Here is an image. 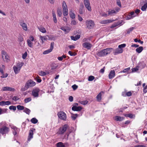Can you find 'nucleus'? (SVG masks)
<instances>
[{
    "label": "nucleus",
    "instance_id": "nucleus-20",
    "mask_svg": "<svg viewBox=\"0 0 147 147\" xmlns=\"http://www.w3.org/2000/svg\"><path fill=\"white\" fill-rule=\"evenodd\" d=\"M80 37V35H76L75 36H71V39L74 41H76Z\"/></svg>",
    "mask_w": 147,
    "mask_h": 147
},
{
    "label": "nucleus",
    "instance_id": "nucleus-45",
    "mask_svg": "<svg viewBox=\"0 0 147 147\" xmlns=\"http://www.w3.org/2000/svg\"><path fill=\"white\" fill-rule=\"evenodd\" d=\"M9 109L10 110H13V111H15L16 110V107L15 106H13L12 105L11 106H10L9 107Z\"/></svg>",
    "mask_w": 147,
    "mask_h": 147
},
{
    "label": "nucleus",
    "instance_id": "nucleus-58",
    "mask_svg": "<svg viewBox=\"0 0 147 147\" xmlns=\"http://www.w3.org/2000/svg\"><path fill=\"white\" fill-rule=\"evenodd\" d=\"M126 46V44H123L119 45L118 46V47L120 49H122V48H124Z\"/></svg>",
    "mask_w": 147,
    "mask_h": 147
},
{
    "label": "nucleus",
    "instance_id": "nucleus-13",
    "mask_svg": "<svg viewBox=\"0 0 147 147\" xmlns=\"http://www.w3.org/2000/svg\"><path fill=\"white\" fill-rule=\"evenodd\" d=\"M33 131L32 129H30L29 131V135L28 138V141H30L31 139L33 138Z\"/></svg>",
    "mask_w": 147,
    "mask_h": 147
},
{
    "label": "nucleus",
    "instance_id": "nucleus-50",
    "mask_svg": "<svg viewBox=\"0 0 147 147\" xmlns=\"http://www.w3.org/2000/svg\"><path fill=\"white\" fill-rule=\"evenodd\" d=\"M32 100V99L30 97H29L26 98H25L24 99V102L25 103H27L30 101Z\"/></svg>",
    "mask_w": 147,
    "mask_h": 147
},
{
    "label": "nucleus",
    "instance_id": "nucleus-29",
    "mask_svg": "<svg viewBox=\"0 0 147 147\" xmlns=\"http://www.w3.org/2000/svg\"><path fill=\"white\" fill-rule=\"evenodd\" d=\"M69 15L70 17L72 19H74L76 17L75 14L74 13L72 12L71 11L69 12Z\"/></svg>",
    "mask_w": 147,
    "mask_h": 147
},
{
    "label": "nucleus",
    "instance_id": "nucleus-59",
    "mask_svg": "<svg viewBox=\"0 0 147 147\" xmlns=\"http://www.w3.org/2000/svg\"><path fill=\"white\" fill-rule=\"evenodd\" d=\"M72 88L74 90H76L78 88V86L76 84H74L71 86Z\"/></svg>",
    "mask_w": 147,
    "mask_h": 147
},
{
    "label": "nucleus",
    "instance_id": "nucleus-34",
    "mask_svg": "<svg viewBox=\"0 0 147 147\" xmlns=\"http://www.w3.org/2000/svg\"><path fill=\"white\" fill-rule=\"evenodd\" d=\"M4 61H6L7 62H9L10 61V60L9 59V57L6 54L4 56Z\"/></svg>",
    "mask_w": 147,
    "mask_h": 147
},
{
    "label": "nucleus",
    "instance_id": "nucleus-63",
    "mask_svg": "<svg viewBox=\"0 0 147 147\" xmlns=\"http://www.w3.org/2000/svg\"><path fill=\"white\" fill-rule=\"evenodd\" d=\"M76 24V22L75 20H73L71 22V24L72 25H75Z\"/></svg>",
    "mask_w": 147,
    "mask_h": 147
},
{
    "label": "nucleus",
    "instance_id": "nucleus-64",
    "mask_svg": "<svg viewBox=\"0 0 147 147\" xmlns=\"http://www.w3.org/2000/svg\"><path fill=\"white\" fill-rule=\"evenodd\" d=\"M143 92L144 94L147 92V85L144 88Z\"/></svg>",
    "mask_w": 147,
    "mask_h": 147
},
{
    "label": "nucleus",
    "instance_id": "nucleus-33",
    "mask_svg": "<svg viewBox=\"0 0 147 147\" xmlns=\"http://www.w3.org/2000/svg\"><path fill=\"white\" fill-rule=\"evenodd\" d=\"M30 121L32 123L34 124H36L38 122V120L35 118H32Z\"/></svg>",
    "mask_w": 147,
    "mask_h": 147
},
{
    "label": "nucleus",
    "instance_id": "nucleus-18",
    "mask_svg": "<svg viewBox=\"0 0 147 147\" xmlns=\"http://www.w3.org/2000/svg\"><path fill=\"white\" fill-rule=\"evenodd\" d=\"M13 129V134L15 136L20 131V129L17 128L16 126H14L12 128Z\"/></svg>",
    "mask_w": 147,
    "mask_h": 147
},
{
    "label": "nucleus",
    "instance_id": "nucleus-53",
    "mask_svg": "<svg viewBox=\"0 0 147 147\" xmlns=\"http://www.w3.org/2000/svg\"><path fill=\"white\" fill-rule=\"evenodd\" d=\"M88 102V101L87 100H83L80 102L81 104L83 105H85L87 104Z\"/></svg>",
    "mask_w": 147,
    "mask_h": 147
},
{
    "label": "nucleus",
    "instance_id": "nucleus-23",
    "mask_svg": "<svg viewBox=\"0 0 147 147\" xmlns=\"http://www.w3.org/2000/svg\"><path fill=\"white\" fill-rule=\"evenodd\" d=\"M143 50V47L142 46H140L136 49V51L137 53H141Z\"/></svg>",
    "mask_w": 147,
    "mask_h": 147
},
{
    "label": "nucleus",
    "instance_id": "nucleus-2",
    "mask_svg": "<svg viewBox=\"0 0 147 147\" xmlns=\"http://www.w3.org/2000/svg\"><path fill=\"white\" fill-rule=\"evenodd\" d=\"M69 126L67 124H65L60 127L57 132V134L60 135L63 134L67 130Z\"/></svg>",
    "mask_w": 147,
    "mask_h": 147
},
{
    "label": "nucleus",
    "instance_id": "nucleus-7",
    "mask_svg": "<svg viewBox=\"0 0 147 147\" xmlns=\"http://www.w3.org/2000/svg\"><path fill=\"white\" fill-rule=\"evenodd\" d=\"M40 90V89L38 88H36L33 89L32 92V95L34 97H38Z\"/></svg>",
    "mask_w": 147,
    "mask_h": 147
},
{
    "label": "nucleus",
    "instance_id": "nucleus-47",
    "mask_svg": "<svg viewBox=\"0 0 147 147\" xmlns=\"http://www.w3.org/2000/svg\"><path fill=\"white\" fill-rule=\"evenodd\" d=\"M125 116L129 117L130 118H133V115L132 114H125L124 115Z\"/></svg>",
    "mask_w": 147,
    "mask_h": 147
},
{
    "label": "nucleus",
    "instance_id": "nucleus-49",
    "mask_svg": "<svg viewBox=\"0 0 147 147\" xmlns=\"http://www.w3.org/2000/svg\"><path fill=\"white\" fill-rule=\"evenodd\" d=\"M39 74L40 76H45L46 75V73L44 71H40L39 72Z\"/></svg>",
    "mask_w": 147,
    "mask_h": 147
},
{
    "label": "nucleus",
    "instance_id": "nucleus-31",
    "mask_svg": "<svg viewBox=\"0 0 147 147\" xmlns=\"http://www.w3.org/2000/svg\"><path fill=\"white\" fill-rule=\"evenodd\" d=\"M40 38L42 41V43H43L44 40H47V38L46 36H40Z\"/></svg>",
    "mask_w": 147,
    "mask_h": 147
},
{
    "label": "nucleus",
    "instance_id": "nucleus-40",
    "mask_svg": "<svg viewBox=\"0 0 147 147\" xmlns=\"http://www.w3.org/2000/svg\"><path fill=\"white\" fill-rule=\"evenodd\" d=\"M24 64V63L23 62H21V63H18L16 67L21 69V67L23 66Z\"/></svg>",
    "mask_w": 147,
    "mask_h": 147
},
{
    "label": "nucleus",
    "instance_id": "nucleus-10",
    "mask_svg": "<svg viewBox=\"0 0 147 147\" xmlns=\"http://www.w3.org/2000/svg\"><path fill=\"white\" fill-rule=\"evenodd\" d=\"M20 25L22 27V28L24 30L26 31L27 30V24L24 22L23 21H21L20 22Z\"/></svg>",
    "mask_w": 147,
    "mask_h": 147
},
{
    "label": "nucleus",
    "instance_id": "nucleus-8",
    "mask_svg": "<svg viewBox=\"0 0 147 147\" xmlns=\"http://www.w3.org/2000/svg\"><path fill=\"white\" fill-rule=\"evenodd\" d=\"M84 3L86 8L89 11L92 10L89 0H84Z\"/></svg>",
    "mask_w": 147,
    "mask_h": 147
},
{
    "label": "nucleus",
    "instance_id": "nucleus-37",
    "mask_svg": "<svg viewBox=\"0 0 147 147\" xmlns=\"http://www.w3.org/2000/svg\"><path fill=\"white\" fill-rule=\"evenodd\" d=\"M120 24V23L119 22H118L117 23H115L113 24L111 26V28H113L116 27L117 26L119 25Z\"/></svg>",
    "mask_w": 147,
    "mask_h": 147
},
{
    "label": "nucleus",
    "instance_id": "nucleus-39",
    "mask_svg": "<svg viewBox=\"0 0 147 147\" xmlns=\"http://www.w3.org/2000/svg\"><path fill=\"white\" fill-rule=\"evenodd\" d=\"M71 132V131H69V133L67 132L66 133L64 136V138L66 140L68 139V137L69 136V134Z\"/></svg>",
    "mask_w": 147,
    "mask_h": 147
},
{
    "label": "nucleus",
    "instance_id": "nucleus-36",
    "mask_svg": "<svg viewBox=\"0 0 147 147\" xmlns=\"http://www.w3.org/2000/svg\"><path fill=\"white\" fill-rule=\"evenodd\" d=\"M17 109L19 110H24L25 107L23 106L18 105L17 106Z\"/></svg>",
    "mask_w": 147,
    "mask_h": 147
},
{
    "label": "nucleus",
    "instance_id": "nucleus-16",
    "mask_svg": "<svg viewBox=\"0 0 147 147\" xmlns=\"http://www.w3.org/2000/svg\"><path fill=\"white\" fill-rule=\"evenodd\" d=\"M11 102L9 101H2L0 102V105L5 106L6 105H10Z\"/></svg>",
    "mask_w": 147,
    "mask_h": 147
},
{
    "label": "nucleus",
    "instance_id": "nucleus-46",
    "mask_svg": "<svg viewBox=\"0 0 147 147\" xmlns=\"http://www.w3.org/2000/svg\"><path fill=\"white\" fill-rule=\"evenodd\" d=\"M95 78L94 76H89L88 79V80L89 81H91L93 80Z\"/></svg>",
    "mask_w": 147,
    "mask_h": 147
},
{
    "label": "nucleus",
    "instance_id": "nucleus-17",
    "mask_svg": "<svg viewBox=\"0 0 147 147\" xmlns=\"http://www.w3.org/2000/svg\"><path fill=\"white\" fill-rule=\"evenodd\" d=\"M123 50L122 49H120L118 47V48L116 49L114 53L115 55H116L118 54L121 53L123 52Z\"/></svg>",
    "mask_w": 147,
    "mask_h": 147
},
{
    "label": "nucleus",
    "instance_id": "nucleus-43",
    "mask_svg": "<svg viewBox=\"0 0 147 147\" xmlns=\"http://www.w3.org/2000/svg\"><path fill=\"white\" fill-rule=\"evenodd\" d=\"M135 28L134 27H132L129 28L128 29L127 31V34H129L131 32H132V30L134 29Z\"/></svg>",
    "mask_w": 147,
    "mask_h": 147
},
{
    "label": "nucleus",
    "instance_id": "nucleus-26",
    "mask_svg": "<svg viewBox=\"0 0 147 147\" xmlns=\"http://www.w3.org/2000/svg\"><path fill=\"white\" fill-rule=\"evenodd\" d=\"M57 147H65V146L63 143L61 142L57 143L56 144Z\"/></svg>",
    "mask_w": 147,
    "mask_h": 147
},
{
    "label": "nucleus",
    "instance_id": "nucleus-42",
    "mask_svg": "<svg viewBox=\"0 0 147 147\" xmlns=\"http://www.w3.org/2000/svg\"><path fill=\"white\" fill-rule=\"evenodd\" d=\"M139 66H137L136 67L132 68L131 69L132 72H134L138 71L139 69Z\"/></svg>",
    "mask_w": 147,
    "mask_h": 147
},
{
    "label": "nucleus",
    "instance_id": "nucleus-61",
    "mask_svg": "<svg viewBox=\"0 0 147 147\" xmlns=\"http://www.w3.org/2000/svg\"><path fill=\"white\" fill-rule=\"evenodd\" d=\"M54 42H51V47L50 49H51V50L52 51L53 50L54 48Z\"/></svg>",
    "mask_w": 147,
    "mask_h": 147
},
{
    "label": "nucleus",
    "instance_id": "nucleus-52",
    "mask_svg": "<svg viewBox=\"0 0 147 147\" xmlns=\"http://www.w3.org/2000/svg\"><path fill=\"white\" fill-rule=\"evenodd\" d=\"M36 79L37 82L38 83H40L41 82V80L40 79V77L38 76H37L36 77Z\"/></svg>",
    "mask_w": 147,
    "mask_h": 147
},
{
    "label": "nucleus",
    "instance_id": "nucleus-30",
    "mask_svg": "<svg viewBox=\"0 0 147 147\" xmlns=\"http://www.w3.org/2000/svg\"><path fill=\"white\" fill-rule=\"evenodd\" d=\"M71 118L73 120H75L76 118L78 116V115L77 114H74L72 113H71Z\"/></svg>",
    "mask_w": 147,
    "mask_h": 147
},
{
    "label": "nucleus",
    "instance_id": "nucleus-56",
    "mask_svg": "<svg viewBox=\"0 0 147 147\" xmlns=\"http://www.w3.org/2000/svg\"><path fill=\"white\" fill-rule=\"evenodd\" d=\"M1 54H2V58L3 60L4 59V56L7 54L6 52H5L3 50L1 51Z\"/></svg>",
    "mask_w": 147,
    "mask_h": 147
},
{
    "label": "nucleus",
    "instance_id": "nucleus-1",
    "mask_svg": "<svg viewBox=\"0 0 147 147\" xmlns=\"http://www.w3.org/2000/svg\"><path fill=\"white\" fill-rule=\"evenodd\" d=\"M112 48H107L98 52L96 54L99 57H102L109 54L111 51Z\"/></svg>",
    "mask_w": 147,
    "mask_h": 147
},
{
    "label": "nucleus",
    "instance_id": "nucleus-35",
    "mask_svg": "<svg viewBox=\"0 0 147 147\" xmlns=\"http://www.w3.org/2000/svg\"><path fill=\"white\" fill-rule=\"evenodd\" d=\"M27 44L28 46L31 48H32L33 46L32 43L31 41L30 40H29L28 39L27 40Z\"/></svg>",
    "mask_w": 147,
    "mask_h": 147
},
{
    "label": "nucleus",
    "instance_id": "nucleus-48",
    "mask_svg": "<svg viewBox=\"0 0 147 147\" xmlns=\"http://www.w3.org/2000/svg\"><path fill=\"white\" fill-rule=\"evenodd\" d=\"M57 14L58 15V16L59 17H61V15H62V12H61V10L59 9H57Z\"/></svg>",
    "mask_w": 147,
    "mask_h": 147
},
{
    "label": "nucleus",
    "instance_id": "nucleus-38",
    "mask_svg": "<svg viewBox=\"0 0 147 147\" xmlns=\"http://www.w3.org/2000/svg\"><path fill=\"white\" fill-rule=\"evenodd\" d=\"M136 16V15L132 16L130 15H128L126 18V19L127 20H129L132 19L133 18Z\"/></svg>",
    "mask_w": 147,
    "mask_h": 147
},
{
    "label": "nucleus",
    "instance_id": "nucleus-54",
    "mask_svg": "<svg viewBox=\"0 0 147 147\" xmlns=\"http://www.w3.org/2000/svg\"><path fill=\"white\" fill-rule=\"evenodd\" d=\"M27 55V52H25L22 55V57L23 59H25Z\"/></svg>",
    "mask_w": 147,
    "mask_h": 147
},
{
    "label": "nucleus",
    "instance_id": "nucleus-6",
    "mask_svg": "<svg viewBox=\"0 0 147 147\" xmlns=\"http://www.w3.org/2000/svg\"><path fill=\"white\" fill-rule=\"evenodd\" d=\"M119 8H118L117 9H116L115 10L109 9V11H108V16H113L114 15L116 14L119 11Z\"/></svg>",
    "mask_w": 147,
    "mask_h": 147
},
{
    "label": "nucleus",
    "instance_id": "nucleus-41",
    "mask_svg": "<svg viewBox=\"0 0 147 147\" xmlns=\"http://www.w3.org/2000/svg\"><path fill=\"white\" fill-rule=\"evenodd\" d=\"M52 51L51 50V49H49L44 51L43 52V54L44 55L47 54L51 52Z\"/></svg>",
    "mask_w": 147,
    "mask_h": 147
},
{
    "label": "nucleus",
    "instance_id": "nucleus-12",
    "mask_svg": "<svg viewBox=\"0 0 147 147\" xmlns=\"http://www.w3.org/2000/svg\"><path fill=\"white\" fill-rule=\"evenodd\" d=\"M83 47L87 48L88 49H90L92 47V44L89 43L85 42L82 44Z\"/></svg>",
    "mask_w": 147,
    "mask_h": 147
},
{
    "label": "nucleus",
    "instance_id": "nucleus-4",
    "mask_svg": "<svg viewBox=\"0 0 147 147\" xmlns=\"http://www.w3.org/2000/svg\"><path fill=\"white\" fill-rule=\"evenodd\" d=\"M57 115L59 118L61 120L65 121L66 119V115L63 111H61L58 113Z\"/></svg>",
    "mask_w": 147,
    "mask_h": 147
},
{
    "label": "nucleus",
    "instance_id": "nucleus-28",
    "mask_svg": "<svg viewBox=\"0 0 147 147\" xmlns=\"http://www.w3.org/2000/svg\"><path fill=\"white\" fill-rule=\"evenodd\" d=\"M63 11L65 10H68L67 5L65 1H63Z\"/></svg>",
    "mask_w": 147,
    "mask_h": 147
},
{
    "label": "nucleus",
    "instance_id": "nucleus-9",
    "mask_svg": "<svg viewBox=\"0 0 147 147\" xmlns=\"http://www.w3.org/2000/svg\"><path fill=\"white\" fill-rule=\"evenodd\" d=\"M25 84L29 88L30 87L34 86L36 85V83L31 80H30L27 81Z\"/></svg>",
    "mask_w": 147,
    "mask_h": 147
},
{
    "label": "nucleus",
    "instance_id": "nucleus-19",
    "mask_svg": "<svg viewBox=\"0 0 147 147\" xmlns=\"http://www.w3.org/2000/svg\"><path fill=\"white\" fill-rule=\"evenodd\" d=\"M102 93H104V92H103L101 91L96 96L97 100L98 102H100L101 99Z\"/></svg>",
    "mask_w": 147,
    "mask_h": 147
},
{
    "label": "nucleus",
    "instance_id": "nucleus-14",
    "mask_svg": "<svg viewBox=\"0 0 147 147\" xmlns=\"http://www.w3.org/2000/svg\"><path fill=\"white\" fill-rule=\"evenodd\" d=\"M82 109V107H77L76 106H73L71 108V109L73 111H80Z\"/></svg>",
    "mask_w": 147,
    "mask_h": 147
},
{
    "label": "nucleus",
    "instance_id": "nucleus-24",
    "mask_svg": "<svg viewBox=\"0 0 147 147\" xmlns=\"http://www.w3.org/2000/svg\"><path fill=\"white\" fill-rule=\"evenodd\" d=\"M13 69L14 72L16 74H17L19 73V71L20 70V69L18 68L16 66L13 67Z\"/></svg>",
    "mask_w": 147,
    "mask_h": 147
},
{
    "label": "nucleus",
    "instance_id": "nucleus-51",
    "mask_svg": "<svg viewBox=\"0 0 147 147\" xmlns=\"http://www.w3.org/2000/svg\"><path fill=\"white\" fill-rule=\"evenodd\" d=\"M20 98L18 97L17 96H15L12 98V100H14L15 101L18 100Z\"/></svg>",
    "mask_w": 147,
    "mask_h": 147
},
{
    "label": "nucleus",
    "instance_id": "nucleus-11",
    "mask_svg": "<svg viewBox=\"0 0 147 147\" xmlns=\"http://www.w3.org/2000/svg\"><path fill=\"white\" fill-rule=\"evenodd\" d=\"M2 90L3 91H10L13 92L15 91L14 88L11 87L5 86L3 87L2 88Z\"/></svg>",
    "mask_w": 147,
    "mask_h": 147
},
{
    "label": "nucleus",
    "instance_id": "nucleus-3",
    "mask_svg": "<svg viewBox=\"0 0 147 147\" xmlns=\"http://www.w3.org/2000/svg\"><path fill=\"white\" fill-rule=\"evenodd\" d=\"M85 24L87 28L88 29H90L93 28L94 27V23L92 20H88L86 21Z\"/></svg>",
    "mask_w": 147,
    "mask_h": 147
},
{
    "label": "nucleus",
    "instance_id": "nucleus-15",
    "mask_svg": "<svg viewBox=\"0 0 147 147\" xmlns=\"http://www.w3.org/2000/svg\"><path fill=\"white\" fill-rule=\"evenodd\" d=\"M115 76V71L114 70H111L109 75V79L113 78Z\"/></svg>",
    "mask_w": 147,
    "mask_h": 147
},
{
    "label": "nucleus",
    "instance_id": "nucleus-25",
    "mask_svg": "<svg viewBox=\"0 0 147 147\" xmlns=\"http://www.w3.org/2000/svg\"><path fill=\"white\" fill-rule=\"evenodd\" d=\"M115 120L116 121H122L124 119V118L119 116H116Z\"/></svg>",
    "mask_w": 147,
    "mask_h": 147
},
{
    "label": "nucleus",
    "instance_id": "nucleus-60",
    "mask_svg": "<svg viewBox=\"0 0 147 147\" xmlns=\"http://www.w3.org/2000/svg\"><path fill=\"white\" fill-rule=\"evenodd\" d=\"M116 3L117 5L119 7H121V2L120 0H116Z\"/></svg>",
    "mask_w": 147,
    "mask_h": 147
},
{
    "label": "nucleus",
    "instance_id": "nucleus-62",
    "mask_svg": "<svg viewBox=\"0 0 147 147\" xmlns=\"http://www.w3.org/2000/svg\"><path fill=\"white\" fill-rule=\"evenodd\" d=\"M18 40H19V41L20 42H22V41H23V38L22 36L21 35H20L19 36Z\"/></svg>",
    "mask_w": 147,
    "mask_h": 147
},
{
    "label": "nucleus",
    "instance_id": "nucleus-21",
    "mask_svg": "<svg viewBox=\"0 0 147 147\" xmlns=\"http://www.w3.org/2000/svg\"><path fill=\"white\" fill-rule=\"evenodd\" d=\"M112 20H107L101 21L100 23L101 24H107L111 22H113Z\"/></svg>",
    "mask_w": 147,
    "mask_h": 147
},
{
    "label": "nucleus",
    "instance_id": "nucleus-27",
    "mask_svg": "<svg viewBox=\"0 0 147 147\" xmlns=\"http://www.w3.org/2000/svg\"><path fill=\"white\" fill-rule=\"evenodd\" d=\"M23 112L28 115H29L31 112V111L30 109L26 107H25L23 110Z\"/></svg>",
    "mask_w": 147,
    "mask_h": 147
},
{
    "label": "nucleus",
    "instance_id": "nucleus-55",
    "mask_svg": "<svg viewBox=\"0 0 147 147\" xmlns=\"http://www.w3.org/2000/svg\"><path fill=\"white\" fill-rule=\"evenodd\" d=\"M28 86H27L26 84H25V86L24 87H22L21 88V90L22 91H24L26 90H27V89H28Z\"/></svg>",
    "mask_w": 147,
    "mask_h": 147
},
{
    "label": "nucleus",
    "instance_id": "nucleus-44",
    "mask_svg": "<svg viewBox=\"0 0 147 147\" xmlns=\"http://www.w3.org/2000/svg\"><path fill=\"white\" fill-rule=\"evenodd\" d=\"M130 67H128L127 68H125L123 70L122 72L123 73H129V71H130Z\"/></svg>",
    "mask_w": 147,
    "mask_h": 147
},
{
    "label": "nucleus",
    "instance_id": "nucleus-57",
    "mask_svg": "<svg viewBox=\"0 0 147 147\" xmlns=\"http://www.w3.org/2000/svg\"><path fill=\"white\" fill-rule=\"evenodd\" d=\"M68 10H65L63 11V15L65 16H67L68 14Z\"/></svg>",
    "mask_w": 147,
    "mask_h": 147
},
{
    "label": "nucleus",
    "instance_id": "nucleus-5",
    "mask_svg": "<svg viewBox=\"0 0 147 147\" xmlns=\"http://www.w3.org/2000/svg\"><path fill=\"white\" fill-rule=\"evenodd\" d=\"M9 128L4 126L0 128V133L3 135L7 134L9 131Z\"/></svg>",
    "mask_w": 147,
    "mask_h": 147
},
{
    "label": "nucleus",
    "instance_id": "nucleus-22",
    "mask_svg": "<svg viewBox=\"0 0 147 147\" xmlns=\"http://www.w3.org/2000/svg\"><path fill=\"white\" fill-rule=\"evenodd\" d=\"M38 28L39 31L42 33H45L46 32L45 28L42 26H40L38 27Z\"/></svg>",
    "mask_w": 147,
    "mask_h": 147
},
{
    "label": "nucleus",
    "instance_id": "nucleus-32",
    "mask_svg": "<svg viewBox=\"0 0 147 147\" xmlns=\"http://www.w3.org/2000/svg\"><path fill=\"white\" fill-rule=\"evenodd\" d=\"M147 8V3L144 4L143 6H142L141 9L143 11H145L146 10V8Z\"/></svg>",
    "mask_w": 147,
    "mask_h": 147
}]
</instances>
